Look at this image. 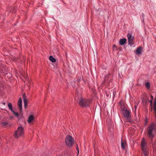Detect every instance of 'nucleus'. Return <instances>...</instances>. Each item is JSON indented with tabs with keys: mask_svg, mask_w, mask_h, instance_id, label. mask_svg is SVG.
<instances>
[{
	"mask_svg": "<svg viewBox=\"0 0 156 156\" xmlns=\"http://www.w3.org/2000/svg\"><path fill=\"white\" fill-rule=\"evenodd\" d=\"M147 132L149 138L152 140L156 133V128L154 123H151L150 125L148 128Z\"/></svg>",
	"mask_w": 156,
	"mask_h": 156,
	"instance_id": "1",
	"label": "nucleus"
},
{
	"mask_svg": "<svg viewBox=\"0 0 156 156\" xmlns=\"http://www.w3.org/2000/svg\"><path fill=\"white\" fill-rule=\"evenodd\" d=\"M65 142L67 146L69 147H71L73 145L74 140L71 136L68 135L65 138Z\"/></svg>",
	"mask_w": 156,
	"mask_h": 156,
	"instance_id": "2",
	"label": "nucleus"
},
{
	"mask_svg": "<svg viewBox=\"0 0 156 156\" xmlns=\"http://www.w3.org/2000/svg\"><path fill=\"white\" fill-rule=\"evenodd\" d=\"M140 146L144 156H147V144L145 139L144 138H143L141 140Z\"/></svg>",
	"mask_w": 156,
	"mask_h": 156,
	"instance_id": "3",
	"label": "nucleus"
},
{
	"mask_svg": "<svg viewBox=\"0 0 156 156\" xmlns=\"http://www.w3.org/2000/svg\"><path fill=\"white\" fill-rule=\"evenodd\" d=\"M24 133L23 128L22 126H20L19 127L17 130L15 131L14 136L15 138H18L23 136Z\"/></svg>",
	"mask_w": 156,
	"mask_h": 156,
	"instance_id": "4",
	"label": "nucleus"
},
{
	"mask_svg": "<svg viewBox=\"0 0 156 156\" xmlns=\"http://www.w3.org/2000/svg\"><path fill=\"white\" fill-rule=\"evenodd\" d=\"M90 103V101L88 99H87L81 98L79 99V104L81 106L86 107L89 106Z\"/></svg>",
	"mask_w": 156,
	"mask_h": 156,
	"instance_id": "5",
	"label": "nucleus"
},
{
	"mask_svg": "<svg viewBox=\"0 0 156 156\" xmlns=\"http://www.w3.org/2000/svg\"><path fill=\"white\" fill-rule=\"evenodd\" d=\"M124 116L127 119L128 122L131 123V122L130 120V119L131 115L129 111L127 109L123 110Z\"/></svg>",
	"mask_w": 156,
	"mask_h": 156,
	"instance_id": "6",
	"label": "nucleus"
},
{
	"mask_svg": "<svg viewBox=\"0 0 156 156\" xmlns=\"http://www.w3.org/2000/svg\"><path fill=\"white\" fill-rule=\"evenodd\" d=\"M127 37L128 38V41L129 44L131 46L134 44V37L132 36L131 34L130 33L128 34H127Z\"/></svg>",
	"mask_w": 156,
	"mask_h": 156,
	"instance_id": "7",
	"label": "nucleus"
},
{
	"mask_svg": "<svg viewBox=\"0 0 156 156\" xmlns=\"http://www.w3.org/2000/svg\"><path fill=\"white\" fill-rule=\"evenodd\" d=\"M12 112L14 114L15 116L18 118L19 119L21 118L23 116L22 111L21 112L20 111V112L19 114L17 112H15L14 111H12Z\"/></svg>",
	"mask_w": 156,
	"mask_h": 156,
	"instance_id": "8",
	"label": "nucleus"
},
{
	"mask_svg": "<svg viewBox=\"0 0 156 156\" xmlns=\"http://www.w3.org/2000/svg\"><path fill=\"white\" fill-rule=\"evenodd\" d=\"M17 105L20 108V112L22 111V100L21 98H20L19 99Z\"/></svg>",
	"mask_w": 156,
	"mask_h": 156,
	"instance_id": "9",
	"label": "nucleus"
},
{
	"mask_svg": "<svg viewBox=\"0 0 156 156\" xmlns=\"http://www.w3.org/2000/svg\"><path fill=\"white\" fill-rule=\"evenodd\" d=\"M23 101L24 104V107L26 108L27 105V100L26 98L25 94H23Z\"/></svg>",
	"mask_w": 156,
	"mask_h": 156,
	"instance_id": "10",
	"label": "nucleus"
},
{
	"mask_svg": "<svg viewBox=\"0 0 156 156\" xmlns=\"http://www.w3.org/2000/svg\"><path fill=\"white\" fill-rule=\"evenodd\" d=\"M34 119V116L33 115H30L29 116L28 118L27 122L29 123H30Z\"/></svg>",
	"mask_w": 156,
	"mask_h": 156,
	"instance_id": "11",
	"label": "nucleus"
},
{
	"mask_svg": "<svg viewBox=\"0 0 156 156\" xmlns=\"http://www.w3.org/2000/svg\"><path fill=\"white\" fill-rule=\"evenodd\" d=\"M126 41V38H122L120 39L119 41V44L121 45H123Z\"/></svg>",
	"mask_w": 156,
	"mask_h": 156,
	"instance_id": "12",
	"label": "nucleus"
},
{
	"mask_svg": "<svg viewBox=\"0 0 156 156\" xmlns=\"http://www.w3.org/2000/svg\"><path fill=\"white\" fill-rule=\"evenodd\" d=\"M142 48L141 47H140L137 48L136 51V53L137 55L140 54L142 51Z\"/></svg>",
	"mask_w": 156,
	"mask_h": 156,
	"instance_id": "13",
	"label": "nucleus"
},
{
	"mask_svg": "<svg viewBox=\"0 0 156 156\" xmlns=\"http://www.w3.org/2000/svg\"><path fill=\"white\" fill-rule=\"evenodd\" d=\"M126 145V143L124 141H123L122 139L121 140V147L122 149L125 150L126 149L125 146Z\"/></svg>",
	"mask_w": 156,
	"mask_h": 156,
	"instance_id": "14",
	"label": "nucleus"
},
{
	"mask_svg": "<svg viewBox=\"0 0 156 156\" xmlns=\"http://www.w3.org/2000/svg\"><path fill=\"white\" fill-rule=\"evenodd\" d=\"M49 59L51 62H55L56 61V59L53 56L51 55L49 56Z\"/></svg>",
	"mask_w": 156,
	"mask_h": 156,
	"instance_id": "15",
	"label": "nucleus"
},
{
	"mask_svg": "<svg viewBox=\"0 0 156 156\" xmlns=\"http://www.w3.org/2000/svg\"><path fill=\"white\" fill-rule=\"evenodd\" d=\"M8 106L9 107V109L12 112L14 111L13 109L12 105L11 103H9L8 104Z\"/></svg>",
	"mask_w": 156,
	"mask_h": 156,
	"instance_id": "16",
	"label": "nucleus"
},
{
	"mask_svg": "<svg viewBox=\"0 0 156 156\" xmlns=\"http://www.w3.org/2000/svg\"><path fill=\"white\" fill-rule=\"evenodd\" d=\"M145 86L147 89H149L150 87V83L149 82H146L145 83Z\"/></svg>",
	"mask_w": 156,
	"mask_h": 156,
	"instance_id": "17",
	"label": "nucleus"
},
{
	"mask_svg": "<svg viewBox=\"0 0 156 156\" xmlns=\"http://www.w3.org/2000/svg\"><path fill=\"white\" fill-rule=\"evenodd\" d=\"M81 76H78V77L77 79L75 81L77 82H80V80H81Z\"/></svg>",
	"mask_w": 156,
	"mask_h": 156,
	"instance_id": "18",
	"label": "nucleus"
},
{
	"mask_svg": "<svg viewBox=\"0 0 156 156\" xmlns=\"http://www.w3.org/2000/svg\"><path fill=\"white\" fill-rule=\"evenodd\" d=\"M108 86L112 87V82L110 80L108 83Z\"/></svg>",
	"mask_w": 156,
	"mask_h": 156,
	"instance_id": "19",
	"label": "nucleus"
},
{
	"mask_svg": "<svg viewBox=\"0 0 156 156\" xmlns=\"http://www.w3.org/2000/svg\"><path fill=\"white\" fill-rule=\"evenodd\" d=\"M8 122H2V124L4 126H5L6 125L8 124Z\"/></svg>",
	"mask_w": 156,
	"mask_h": 156,
	"instance_id": "20",
	"label": "nucleus"
},
{
	"mask_svg": "<svg viewBox=\"0 0 156 156\" xmlns=\"http://www.w3.org/2000/svg\"><path fill=\"white\" fill-rule=\"evenodd\" d=\"M108 77L107 76H105V79L104 81L103 82V83H105L106 81L107 80H108Z\"/></svg>",
	"mask_w": 156,
	"mask_h": 156,
	"instance_id": "21",
	"label": "nucleus"
},
{
	"mask_svg": "<svg viewBox=\"0 0 156 156\" xmlns=\"http://www.w3.org/2000/svg\"><path fill=\"white\" fill-rule=\"evenodd\" d=\"M150 105L151 108V111H152V100H151L150 101Z\"/></svg>",
	"mask_w": 156,
	"mask_h": 156,
	"instance_id": "22",
	"label": "nucleus"
},
{
	"mask_svg": "<svg viewBox=\"0 0 156 156\" xmlns=\"http://www.w3.org/2000/svg\"><path fill=\"white\" fill-rule=\"evenodd\" d=\"M76 150L77 151L78 153H79V148H78V146L77 145V146H76Z\"/></svg>",
	"mask_w": 156,
	"mask_h": 156,
	"instance_id": "23",
	"label": "nucleus"
},
{
	"mask_svg": "<svg viewBox=\"0 0 156 156\" xmlns=\"http://www.w3.org/2000/svg\"><path fill=\"white\" fill-rule=\"evenodd\" d=\"M137 105H135V106H134V108H135V111L136 112V108H137Z\"/></svg>",
	"mask_w": 156,
	"mask_h": 156,
	"instance_id": "24",
	"label": "nucleus"
},
{
	"mask_svg": "<svg viewBox=\"0 0 156 156\" xmlns=\"http://www.w3.org/2000/svg\"><path fill=\"white\" fill-rule=\"evenodd\" d=\"M139 103H140V101H138L135 103V105L138 106V105Z\"/></svg>",
	"mask_w": 156,
	"mask_h": 156,
	"instance_id": "25",
	"label": "nucleus"
},
{
	"mask_svg": "<svg viewBox=\"0 0 156 156\" xmlns=\"http://www.w3.org/2000/svg\"><path fill=\"white\" fill-rule=\"evenodd\" d=\"M147 121H148V119L147 118L146 119H145V124H146L147 123Z\"/></svg>",
	"mask_w": 156,
	"mask_h": 156,
	"instance_id": "26",
	"label": "nucleus"
},
{
	"mask_svg": "<svg viewBox=\"0 0 156 156\" xmlns=\"http://www.w3.org/2000/svg\"><path fill=\"white\" fill-rule=\"evenodd\" d=\"M151 100H152L153 98V97L152 95H151Z\"/></svg>",
	"mask_w": 156,
	"mask_h": 156,
	"instance_id": "27",
	"label": "nucleus"
},
{
	"mask_svg": "<svg viewBox=\"0 0 156 156\" xmlns=\"http://www.w3.org/2000/svg\"><path fill=\"white\" fill-rule=\"evenodd\" d=\"M13 118L12 116H11V117H10V119H12Z\"/></svg>",
	"mask_w": 156,
	"mask_h": 156,
	"instance_id": "28",
	"label": "nucleus"
},
{
	"mask_svg": "<svg viewBox=\"0 0 156 156\" xmlns=\"http://www.w3.org/2000/svg\"><path fill=\"white\" fill-rule=\"evenodd\" d=\"M115 46H116V45H115L114 44V45H113V47H115Z\"/></svg>",
	"mask_w": 156,
	"mask_h": 156,
	"instance_id": "29",
	"label": "nucleus"
},
{
	"mask_svg": "<svg viewBox=\"0 0 156 156\" xmlns=\"http://www.w3.org/2000/svg\"><path fill=\"white\" fill-rule=\"evenodd\" d=\"M155 117L156 118V114H155Z\"/></svg>",
	"mask_w": 156,
	"mask_h": 156,
	"instance_id": "30",
	"label": "nucleus"
}]
</instances>
